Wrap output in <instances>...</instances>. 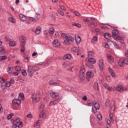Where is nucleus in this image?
Instances as JSON below:
<instances>
[{
    "instance_id": "obj_43",
    "label": "nucleus",
    "mask_w": 128,
    "mask_h": 128,
    "mask_svg": "<svg viewBox=\"0 0 128 128\" xmlns=\"http://www.w3.org/2000/svg\"><path fill=\"white\" fill-rule=\"evenodd\" d=\"M73 26H76L77 28H82V25L78 23H73L72 24Z\"/></svg>"
},
{
    "instance_id": "obj_17",
    "label": "nucleus",
    "mask_w": 128,
    "mask_h": 128,
    "mask_svg": "<svg viewBox=\"0 0 128 128\" xmlns=\"http://www.w3.org/2000/svg\"><path fill=\"white\" fill-rule=\"evenodd\" d=\"M72 58V55L70 54H66L63 57V60H70Z\"/></svg>"
},
{
    "instance_id": "obj_37",
    "label": "nucleus",
    "mask_w": 128,
    "mask_h": 128,
    "mask_svg": "<svg viewBox=\"0 0 128 128\" xmlns=\"http://www.w3.org/2000/svg\"><path fill=\"white\" fill-rule=\"evenodd\" d=\"M8 20H9L10 22H13V23L16 22V20L12 18H10V17L8 18Z\"/></svg>"
},
{
    "instance_id": "obj_63",
    "label": "nucleus",
    "mask_w": 128,
    "mask_h": 128,
    "mask_svg": "<svg viewBox=\"0 0 128 128\" xmlns=\"http://www.w3.org/2000/svg\"><path fill=\"white\" fill-rule=\"evenodd\" d=\"M28 60H30V58H26L24 59V62H28Z\"/></svg>"
},
{
    "instance_id": "obj_20",
    "label": "nucleus",
    "mask_w": 128,
    "mask_h": 128,
    "mask_svg": "<svg viewBox=\"0 0 128 128\" xmlns=\"http://www.w3.org/2000/svg\"><path fill=\"white\" fill-rule=\"evenodd\" d=\"M88 62H90V64H94L96 62V61L94 58H90L88 59Z\"/></svg>"
},
{
    "instance_id": "obj_28",
    "label": "nucleus",
    "mask_w": 128,
    "mask_h": 128,
    "mask_svg": "<svg viewBox=\"0 0 128 128\" xmlns=\"http://www.w3.org/2000/svg\"><path fill=\"white\" fill-rule=\"evenodd\" d=\"M68 34L63 33L62 34L61 36L63 38H66V40H68Z\"/></svg>"
},
{
    "instance_id": "obj_59",
    "label": "nucleus",
    "mask_w": 128,
    "mask_h": 128,
    "mask_svg": "<svg viewBox=\"0 0 128 128\" xmlns=\"http://www.w3.org/2000/svg\"><path fill=\"white\" fill-rule=\"evenodd\" d=\"M4 82H6V80L2 78H0V82L1 84H4Z\"/></svg>"
},
{
    "instance_id": "obj_22",
    "label": "nucleus",
    "mask_w": 128,
    "mask_h": 128,
    "mask_svg": "<svg viewBox=\"0 0 128 128\" xmlns=\"http://www.w3.org/2000/svg\"><path fill=\"white\" fill-rule=\"evenodd\" d=\"M20 100L18 98V99H14L12 100V103L14 104H20Z\"/></svg>"
},
{
    "instance_id": "obj_8",
    "label": "nucleus",
    "mask_w": 128,
    "mask_h": 128,
    "mask_svg": "<svg viewBox=\"0 0 128 128\" xmlns=\"http://www.w3.org/2000/svg\"><path fill=\"white\" fill-rule=\"evenodd\" d=\"M75 40L77 44H80V42H82V38H80V35L78 34H75Z\"/></svg>"
},
{
    "instance_id": "obj_21",
    "label": "nucleus",
    "mask_w": 128,
    "mask_h": 128,
    "mask_svg": "<svg viewBox=\"0 0 128 128\" xmlns=\"http://www.w3.org/2000/svg\"><path fill=\"white\" fill-rule=\"evenodd\" d=\"M18 98L20 100H24V93H20Z\"/></svg>"
},
{
    "instance_id": "obj_64",
    "label": "nucleus",
    "mask_w": 128,
    "mask_h": 128,
    "mask_svg": "<svg viewBox=\"0 0 128 128\" xmlns=\"http://www.w3.org/2000/svg\"><path fill=\"white\" fill-rule=\"evenodd\" d=\"M124 64H128V59L126 58L124 60Z\"/></svg>"
},
{
    "instance_id": "obj_5",
    "label": "nucleus",
    "mask_w": 128,
    "mask_h": 128,
    "mask_svg": "<svg viewBox=\"0 0 128 128\" xmlns=\"http://www.w3.org/2000/svg\"><path fill=\"white\" fill-rule=\"evenodd\" d=\"M93 104L94 108H92V112H96V110H100V104H98V103L94 101Z\"/></svg>"
},
{
    "instance_id": "obj_4",
    "label": "nucleus",
    "mask_w": 128,
    "mask_h": 128,
    "mask_svg": "<svg viewBox=\"0 0 128 128\" xmlns=\"http://www.w3.org/2000/svg\"><path fill=\"white\" fill-rule=\"evenodd\" d=\"M20 46H24L26 43V38L24 36H20Z\"/></svg>"
},
{
    "instance_id": "obj_13",
    "label": "nucleus",
    "mask_w": 128,
    "mask_h": 128,
    "mask_svg": "<svg viewBox=\"0 0 128 128\" xmlns=\"http://www.w3.org/2000/svg\"><path fill=\"white\" fill-rule=\"evenodd\" d=\"M112 36L113 38H114L115 36H116L118 34V30L116 29H114V30H112Z\"/></svg>"
},
{
    "instance_id": "obj_9",
    "label": "nucleus",
    "mask_w": 128,
    "mask_h": 128,
    "mask_svg": "<svg viewBox=\"0 0 128 128\" xmlns=\"http://www.w3.org/2000/svg\"><path fill=\"white\" fill-rule=\"evenodd\" d=\"M99 68L100 70H104V60H102V59L99 60Z\"/></svg>"
},
{
    "instance_id": "obj_61",
    "label": "nucleus",
    "mask_w": 128,
    "mask_h": 128,
    "mask_svg": "<svg viewBox=\"0 0 128 128\" xmlns=\"http://www.w3.org/2000/svg\"><path fill=\"white\" fill-rule=\"evenodd\" d=\"M74 14L77 16H80V14L78 12V11H74Z\"/></svg>"
},
{
    "instance_id": "obj_56",
    "label": "nucleus",
    "mask_w": 128,
    "mask_h": 128,
    "mask_svg": "<svg viewBox=\"0 0 128 128\" xmlns=\"http://www.w3.org/2000/svg\"><path fill=\"white\" fill-rule=\"evenodd\" d=\"M12 128H18V124H16L15 122H13L12 124Z\"/></svg>"
},
{
    "instance_id": "obj_7",
    "label": "nucleus",
    "mask_w": 128,
    "mask_h": 128,
    "mask_svg": "<svg viewBox=\"0 0 128 128\" xmlns=\"http://www.w3.org/2000/svg\"><path fill=\"white\" fill-rule=\"evenodd\" d=\"M60 102V98H58L57 100L51 101L50 103V106H56L57 104H58Z\"/></svg>"
},
{
    "instance_id": "obj_58",
    "label": "nucleus",
    "mask_w": 128,
    "mask_h": 128,
    "mask_svg": "<svg viewBox=\"0 0 128 128\" xmlns=\"http://www.w3.org/2000/svg\"><path fill=\"white\" fill-rule=\"evenodd\" d=\"M64 42L65 44H70V41L68 39H66L64 40Z\"/></svg>"
},
{
    "instance_id": "obj_33",
    "label": "nucleus",
    "mask_w": 128,
    "mask_h": 128,
    "mask_svg": "<svg viewBox=\"0 0 128 128\" xmlns=\"http://www.w3.org/2000/svg\"><path fill=\"white\" fill-rule=\"evenodd\" d=\"M4 54V47L2 46L0 48V54Z\"/></svg>"
},
{
    "instance_id": "obj_57",
    "label": "nucleus",
    "mask_w": 128,
    "mask_h": 128,
    "mask_svg": "<svg viewBox=\"0 0 128 128\" xmlns=\"http://www.w3.org/2000/svg\"><path fill=\"white\" fill-rule=\"evenodd\" d=\"M5 86H6V88H9V86H10V82H7L5 84Z\"/></svg>"
},
{
    "instance_id": "obj_39",
    "label": "nucleus",
    "mask_w": 128,
    "mask_h": 128,
    "mask_svg": "<svg viewBox=\"0 0 128 128\" xmlns=\"http://www.w3.org/2000/svg\"><path fill=\"white\" fill-rule=\"evenodd\" d=\"M50 34H54V27H52L50 28Z\"/></svg>"
},
{
    "instance_id": "obj_2",
    "label": "nucleus",
    "mask_w": 128,
    "mask_h": 128,
    "mask_svg": "<svg viewBox=\"0 0 128 128\" xmlns=\"http://www.w3.org/2000/svg\"><path fill=\"white\" fill-rule=\"evenodd\" d=\"M32 102H38L40 100V94L38 92L34 93L32 94Z\"/></svg>"
},
{
    "instance_id": "obj_51",
    "label": "nucleus",
    "mask_w": 128,
    "mask_h": 128,
    "mask_svg": "<svg viewBox=\"0 0 128 128\" xmlns=\"http://www.w3.org/2000/svg\"><path fill=\"white\" fill-rule=\"evenodd\" d=\"M72 52H78V48H76V47L72 48Z\"/></svg>"
},
{
    "instance_id": "obj_24",
    "label": "nucleus",
    "mask_w": 128,
    "mask_h": 128,
    "mask_svg": "<svg viewBox=\"0 0 128 128\" xmlns=\"http://www.w3.org/2000/svg\"><path fill=\"white\" fill-rule=\"evenodd\" d=\"M89 28H96L97 25L96 23L94 22V23H92L90 22L89 24H88Z\"/></svg>"
},
{
    "instance_id": "obj_32",
    "label": "nucleus",
    "mask_w": 128,
    "mask_h": 128,
    "mask_svg": "<svg viewBox=\"0 0 128 128\" xmlns=\"http://www.w3.org/2000/svg\"><path fill=\"white\" fill-rule=\"evenodd\" d=\"M104 37L105 38H106V40H110V34L108 33H106L104 34Z\"/></svg>"
},
{
    "instance_id": "obj_30",
    "label": "nucleus",
    "mask_w": 128,
    "mask_h": 128,
    "mask_svg": "<svg viewBox=\"0 0 128 128\" xmlns=\"http://www.w3.org/2000/svg\"><path fill=\"white\" fill-rule=\"evenodd\" d=\"M44 105L42 104L40 106L39 108V110H40V112H44Z\"/></svg>"
},
{
    "instance_id": "obj_23",
    "label": "nucleus",
    "mask_w": 128,
    "mask_h": 128,
    "mask_svg": "<svg viewBox=\"0 0 128 128\" xmlns=\"http://www.w3.org/2000/svg\"><path fill=\"white\" fill-rule=\"evenodd\" d=\"M19 16L20 18L22 20V22H26V18L24 15L20 14Z\"/></svg>"
},
{
    "instance_id": "obj_47",
    "label": "nucleus",
    "mask_w": 128,
    "mask_h": 128,
    "mask_svg": "<svg viewBox=\"0 0 128 128\" xmlns=\"http://www.w3.org/2000/svg\"><path fill=\"white\" fill-rule=\"evenodd\" d=\"M63 68H68V62H64L62 64Z\"/></svg>"
},
{
    "instance_id": "obj_11",
    "label": "nucleus",
    "mask_w": 128,
    "mask_h": 128,
    "mask_svg": "<svg viewBox=\"0 0 128 128\" xmlns=\"http://www.w3.org/2000/svg\"><path fill=\"white\" fill-rule=\"evenodd\" d=\"M107 60L109 62L112 63L114 61V57L112 56V55H108L107 56Z\"/></svg>"
},
{
    "instance_id": "obj_60",
    "label": "nucleus",
    "mask_w": 128,
    "mask_h": 128,
    "mask_svg": "<svg viewBox=\"0 0 128 128\" xmlns=\"http://www.w3.org/2000/svg\"><path fill=\"white\" fill-rule=\"evenodd\" d=\"M105 121L108 124H110V120L108 118H106Z\"/></svg>"
},
{
    "instance_id": "obj_26",
    "label": "nucleus",
    "mask_w": 128,
    "mask_h": 128,
    "mask_svg": "<svg viewBox=\"0 0 128 128\" xmlns=\"http://www.w3.org/2000/svg\"><path fill=\"white\" fill-rule=\"evenodd\" d=\"M40 30H42V28H40V26H38L36 28V34H40Z\"/></svg>"
},
{
    "instance_id": "obj_38",
    "label": "nucleus",
    "mask_w": 128,
    "mask_h": 128,
    "mask_svg": "<svg viewBox=\"0 0 128 128\" xmlns=\"http://www.w3.org/2000/svg\"><path fill=\"white\" fill-rule=\"evenodd\" d=\"M114 40H120L122 39V38L120 36H117L114 38Z\"/></svg>"
},
{
    "instance_id": "obj_52",
    "label": "nucleus",
    "mask_w": 128,
    "mask_h": 128,
    "mask_svg": "<svg viewBox=\"0 0 128 128\" xmlns=\"http://www.w3.org/2000/svg\"><path fill=\"white\" fill-rule=\"evenodd\" d=\"M7 72H8V74H12V70H11L10 67H8L7 68Z\"/></svg>"
},
{
    "instance_id": "obj_44",
    "label": "nucleus",
    "mask_w": 128,
    "mask_h": 128,
    "mask_svg": "<svg viewBox=\"0 0 128 128\" xmlns=\"http://www.w3.org/2000/svg\"><path fill=\"white\" fill-rule=\"evenodd\" d=\"M49 84H50V86L52 84H58V83L54 82V80H50L49 81Z\"/></svg>"
},
{
    "instance_id": "obj_41",
    "label": "nucleus",
    "mask_w": 128,
    "mask_h": 128,
    "mask_svg": "<svg viewBox=\"0 0 128 128\" xmlns=\"http://www.w3.org/2000/svg\"><path fill=\"white\" fill-rule=\"evenodd\" d=\"M6 58H8L6 56H0V62H2V60H6Z\"/></svg>"
},
{
    "instance_id": "obj_10",
    "label": "nucleus",
    "mask_w": 128,
    "mask_h": 128,
    "mask_svg": "<svg viewBox=\"0 0 128 128\" xmlns=\"http://www.w3.org/2000/svg\"><path fill=\"white\" fill-rule=\"evenodd\" d=\"M86 76L88 78H94V74L92 71H88L86 72Z\"/></svg>"
},
{
    "instance_id": "obj_40",
    "label": "nucleus",
    "mask_w": 128,
    "mask_h": 128,
    "mask_svg": "<svg viewBox=\"0 0 128 128\" xmlns=\"http://www.w3.org/2000/svg\"><path fill=\"white\" fill-rule=\"evenodd\" d=\"M111 44H114L116 48H118V45L116 44V42H115L114 41H111Z\"/></svg>"
},
{
    "instance_id": "obj_34",
    "label": "nucleus",
    "mask_w": 128,
    "mask_h": 128,
    "mask_svg": "<svg viewBox=\"0 0 128 128\" xmlns=\"http://www.w3.org/2000/svg\"><path fill=\"white\" fill-rule=\"evenodd\" d=\"M67 40H69V42H74V38H72V36L68 35V38H67Z\"/></svg>"
},
{
    "instance_id": "obj_14",
    "label": "nucleus",
    "mask_w": 128,
    "mask_h": 128,
    "mask_svg": "<svg viewBox=\"0 0 128 128\" xmlns=\"http://www.w3.org/2000/svg\"><path fill=\"white\" fill-rule=\"evenodd\" d=\"M104 88H106L110 92H112V90H114V88H112V87H110L108 86V84H106V83H104Z\"/></svg>"
},
{
    "instance_id": "obj_1",
    "label": "nucleus",
    "mask_w": 128,
    "mask_h": 128,
    "mask_svg": "<svg viewBox=\"0 0 128 128\" xmlns=\"http://www.w3.org/2000/svg\"><path fill=\"white\" fill-rule=\"evenodd\" d=\"M40 68L36 66H32L30 65L28 66V74L29 76H32L34 74V72H38Z\"/></svg>"
},
{
    "instance_id": "obj_53",
    "label": "nucleus",
    "mask_w": 128,
    "mask_h": 128,
    "mask_svg": "<svg viewBox=\"0 0 128 128\" xmlns=\"http://www.w3.org/2000/svg\"><path fill=\"white\" fill-rule=\"evenodd\" d=\"M86 66H88V68H94V65L92 64H87Z\"/></svg>"
},
{
    "instance_id": "obj_50",
    "label": "nucleus",
    "mask_w": 128,
    "mask_h": 128,
    "mask_svg": "<svg viewBox=\"0 0 128 128\" xmlns=\"http://www.w3.org/2000/svg\"><path fill=\"white\" fill-rule=\"evenodd\" d=\"M109 116L110 118L111 122H114V114H111L109 115Z\"/></svg>"
},
{
    "instance_id": "obj_46",
    "label": "nucleus",
    "mask_w": 128,
    "mask_h": 128,
    "mask_svg": "<svg viewBox=\"0 0 128 128\" xmlns=\"http://www.w3.org/2000/svg\"><path fill=\"white\" fill-rule=\"evenodd\" d=\"M98 36H94L92 38V42H98Z\"/></svg>"
},
{
    "instance_id": "obj_29",
    "label": "nucleus",
    "mask_w": 128,
    "mask_h": 128,
    "mask_svg": "<svg viewBox=\"0 0 128 128\" xmlns=\"http://www.w3.org/2000/svg\"><path fill=\"white\" fill-rule=\"evenodd\" d=\"M9 44L10 46H16V42L14 41H10Z\"/></svg>"
},
{
    "instance_id": "obj_35",
    "label": "nucleus",
    "mask_w": 128,
    "mask_h": 128,
    "mask_svg": "<svg viewBox=\"0 0 128 128\" xmlns=\"http://www.w3.org/2000/svg\"><path fill=\"white\" fill-rule=\"evenodd\" d=\"M88 58H92V56H94V52L92 51H88Z\"/></svg>"
},
{
    "instance_id": "obj_45",
    "label": "nucleus",
    "mask_w": 128,
    "mask_h": 128,
    "mask_svg": "<svg viewBox=\"0 0 128 128\" xmlns=\"http://www.w3.org/2000/svg\"><path fill=\"white\" fill-rule=\"evenodd\" d=\"M15 70H16V72H20L22 70V68L18 66H16L15 68Z\"/></svg>"
},
{
    "instance_id": "obj_54",
    "label": "nucleus",
    "mask_w": 128,
    "mask_h": 128,
    "mask_svg": "<svg viewBox=\"0 0 128 128\" xmlns=\"http://www.w3.org/2000/svg\"><path fill=\"white\" fill-rule=\"evenodd\" d=\"M40 120H38L36 122V124H34V126H40Z\"/></svg>"
},
{
    "instance_id": "obj_27",
    "label": "nucleus",
    "mask_w": 128,
    "mask_h": 128,
    "mask_svg": "<svg viewBox=\"0 0 128 128\" xmlns=\"http://www.w3.org/2000/svg\"><path fill=\"white\" fill-rule=\"evenodd\" d=\"M34 20L36 22V20H38L40 18V14H37L34 16Z\"/></svg>"
},
{
    "instance_id": "obj_31",
    "label": "nucleus",
    "mask_w": 128,
    "mask_h": 128,
    "mask_svg": "<svg viewBox=\"0 0 128 128\" xmlns=\"http://www.w3.org/2000/svg\"><path fill=\"white\" fill-rule=\"evenodd\" d=\"M46 116V114L44 112H40V118H45Z\"/></svg>"
},
{
    "instance_id": "obj_19",
    "label": "nucleus",
    "mask_w": 128,
    "mask_h": 128,
    "mask_svg": "<svg viewBox=\"0 0 128 128\" xmlns=\"http://www.w3.org/2000/svg\"><path fill=\"white\" fill-rule=\"evenodd\" d=\"M52 44L54 46H60V42L58 40H54L53 41Z\"/></svg>"
},
{
    "instance_id": "obj_48",
    "label": "nucleus",
    "mask_w": 128,
    "mask_h": 128,
    "mask_svg": "<svg viewBox=\"0 0 128 128\" xmlns=\"http://www.w3.org/2000/svg\"><path fill=\"white\" fill-rule=\"evenodd\" d=\"M97 118L99 120H102V116L101 114H97Z\"/></svg>"
},
{
    "instance_id": "obj_42",
    "label": "nucleus",
    "mask_w": 128,
    "mask_h": 128,
    "mask_svg": "<svg viewBox=\"0 0 128 128\" xmlns=\"http://www.w3.org/2000/svg\"><path fill=\"white\" fill-rule=\"evenodd\" d=\"M94 88H95L96 90H100L98 88V84L97 82H95L94 85Z\"/></svg>"
},
{
    "instance_id": "obj_16",
    "label": "nucleus",
    "mask_w": 128,
    "mask_h": 128,
    "mask_svg": "<svg viewBox=\"0 0 128 128\" xmlns=\"http://www.w3.org/2000/svg\"><path fill=\"white\" fill-rule=\"evenodd\" d=\"M50 94L52 96V98H57L59 96L58 93L56 92H54V91H52L50 93Z\"/></svg>"
},
{
    "instance_id": "obj_55",
    "label": "nucleus",
    "mask_w": 128,
    "mask_h": 128,
    "mask_svg": "<svg viewBox=\"0 0 128 128\" xmlns=\"http://www.w3.org/2000/svg\"><path fill=\"white\" fill-rule=\"evenodd\" d=\"M12 116H14V114H10L8 116H7V118L8 120H10Z\"/></svg>"
},
{
    "instance_id": "obj_49",
    "label": "nucleus",
    "mask_w": 128,
    "mask_h": 128,
    "mask_svg": "<svg viewBox=\"0 0 128 128\" xmlns=\"http://www.w3.org/2000/svg\"><path fill=\"white\" fill-rule=\"evenodd\" d=\"M22 76H26L27 74H26V71L24 70H22Z\"/></svg>"
},
{
    "instance_id": "obj_3",
    "label": "nucleus",
    "mask_w": 128,
    "mask_h": 128,
    "mask_svg": "<svg viewBox=\"0 0 128 128\" xmlns=\"http://www.w3.org/2000/svg\"><path fill=\"white\" fill-rule=\"evenodd\" d=\"M86 76V70H84V66H82L80 68V70L79 73V77L81 80H84V76Z\"/></svg>"
},
{
    "instance_id": "obj_15",
    "label": "nucleus",
    "mask_w": 128,
    "mask_h": 128,
    "mask_svg": "<svg viewBox=\"0 0 128 128\" xmlns=\"http://www.w3.org/2000/svg\"><path fill=\"white\" fill-rule=\"evenodd\" d=\"M124 64H125L124 60L120 59L118 62V66H121L122 68V66H124Z\"/></svg>"
},
{
    "instance_id": "obj_25",
    "label": "nucleus",
    "mask_w": 128,
    "mask_h": 128,
    "mask_svg": "<svg viewBox=\"0 0 128 128\" xmlns=\"http://www.w3.org/2000/svg\"><path fill=\"white\" fill-rule=\"evenodd\" d=\"M87 106H94V101H92V100H88L87 102Z\"/></svg>"
},
{
    "instance_id": "obj_12",
    "label": "nucleus",
    "mask_w": 128,
    "mask_h": 128,
    "mask_svg": "<svg viewBox=\"0 0 128 128\" xmlns=\"http://www.w3.org/2000/svg\"><path fill=\"white\" fill-rule=\"evenodd\" d=\"M116 90H118V92H124V86L122 85H118L116 87Z\"/></svg>"
},
{
    "instance_id": "obj_6",
    "label": "nucleus",
    "mask_w": 128,
    "mask_h": 128,
    "mask_svg": "<svg viewBox=\"0 0 128 128\" xmlns=\"http://www.w3.org/2000/svg\"><path fill=\"white\" fill-rule=\"evenodd\" d=\"M20 122V118L16 119V120L14 122L15 124H18V128H20L22 126V122Z\"/></svg>"
},
{
    "instance_id": "obj_36",
    "label": "nucleus",
    "mask_w": 128,
    "mask_h": 128,
    "mask_svg": "<svg viewBox=\"0 0 128 128\" xmlns=\"http://www.w3.org/2000/svg\"><path fill=\"white\" fill-rule=\"evenodd\" d=\"M105 106H110V100L108 99L106 100V102H105Z\"/></svg>"
},
{
    "instance_id": "obj_18",
    "label": "nucleus",
    "mask_w": 128,
    "mask_h": 128,
    "mask_svg": "<svg viewBox=\"0 0 128 128\" xmlns=\"http://www.w3.org/2000/svg\"><path fill=\"white\" fill-rule=\"evenodd\" d=\"M108 71L110 74H111L113 78H116V73L114 72V70L112 69V68H108Z\"/></svg>"
},
{
    "instance_id": "obj_62",
    "label": "nucleus",
    "mask_w": 128,
    "mask_h": 128,
    "mask_svg": "<svg viewBox=\"0 0 128 128\" xmlns=\"http://www.w3.org/2000/svg\"><path fill=\"white\" fill-rule=\"evenodd\" d=\"M50 64V61H48V60H46V63H45V64H44V66H48Z\"/></svg>"
}]
</instances>
